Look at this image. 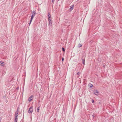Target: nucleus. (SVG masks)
Returning <instances> with one entry per match:
<instances>
[{"label":"nucleus","instance_id":"412c9836","mask_svg":"<svg viewBox=\"0 0 122 122\" xmlns=\"http://www.w3.org/2000/svg\"><path fill=\"white\" fill-rule=\"evenodd\" d=\"M64 60V58H62V61H63Z\"/></svg>","mask_w":122,"mask_h":122},{"label":"nucleus","instance_id":"b1692460","mask_svg":"<svg viewBox=\"0 0 122 122\" xmlns=\"http://www.w3.org/2000/svg\"><path fill=\"white\" fill-rule=\"evenodd\" d=\"M54 2V0H52V2Z\"/></svg>","mask_w":122,"mask_h":122},{"label":"nucleus","instance_id":"2eb2a0df","mask_svg":"<svg viewBox=\"0 0 122 122\" xmlns=\"http://www.w3.org/2000/svg\"><path fill=\"white\" fill-rule=\"evenodd\" d=\"M35 16H34L33 15H32L31 19H33Z\"/></svg>","mask_w":122,"mask_h":122},{"label":"nucleus","instance_id":"4468645a","mask_svg":"<svg viewBox=\"0 0 122 122\" xmlns=\"http://www.w3.org/2000/svg\"><path fill=\"white\" fill-rule=\"evenodd\" d=\"M62 50L63 51H65V48L64 47H62Z\"/></svg>","mask_w":122,"mask_h":122},{"label":"nucleus","instance_id":"bb28decb","mask_svg":"<svg viewBox=\"0 0 122 122\" xmlns=\"http://www.w3.org/2000/svg\"><path fill=\"white\" fill-rule=\"evenodd\" d=\"M18 109H17V111H18Z\"/></svg>","mask_w":122,"mask_h":122},{"label":"nucleus","instance_id":"393cba45","mask_svg":"<svg viewBox=\"0 0 122 122\" xmlns=\"http://www.w3.org/2000/svg\"><path fill=\"white\" fill-rule=\"evenodd\" d=\"M1 119L0 118V121H1Z\"/></svg>","mask_w":122,"mask_h":122},{"label":"nucleus","instance_id":"4be33fe9","mask_svg":"<svg viewBox=\"0 0 122 122\" xmlns=\"http://www.w3.org/2000/svg\"><path fill=\"white\" fill-rule=\"evenodd\" d=\"M31 22L30 21V22L29 23V25L30 24Z\"/></svg>","mask_w":122,"mask_h":122},{"label":"nucleus","instance_id":"f03ea898","mask_svg":"<svg viewBox=\"0 0 122 122\" xmlns=\"http://www.w3.org/2000/svg\"><path fill=\"white\" fill-rule=\"evenodd\" d=\"M94 94L96 95H98L99 92L97 90H95L94 91Z\"/></svg>","mask_w":122,"mask_h":122},{"label":"nucleus","instance_id":"6e6552de","mask_svg":"<svg viewBox=\"0 0 122 122\" xmlns=\"http://www.w3.org/2000/svg\"><path fill=\"white\" fill-rule=\"evenodd\" d=\"M48 18H51V14L49 12H48Z\"/></svg>","mask_w":122,"mask_h":122},{"label":"nucleus","instance_id":"f257e3e1","mask_svg":"<svg viewBox=\"0 0 122 122\" xmlns=\"http://www.w3.org/2000/svg\"><path fill=\"white\" fill-rule=\"evenodd\" d=\"M33 111V107H31L28 110V113H31Z\"/></svg>","mask_w":122,"mask_h":122},{"label":"nucleus","instance_id":"5701e85b","mask_svg":"<svg viewBox=\"0 0 122 122\" xmlns=\"http://www.w3.org/2000/svg\"><path fill=\"white\" fill-rule=\"evenodd\" d=\"M33 19H30V21H31V22H32V20Z\"/></svg>","mask_w":122,"mask_h":122},{"label":"nucleus","instance_id":"423d86ee","mask_svg":"<svg viewBox=\"0 0 122 122\" xmlns=\"http://www.w3.org/2000/svg\"><path fill=\"white\" fill-rule=\"evenodd\" d=\"M5 65L4 63L2 61H0V65L1 66H3Z\"/></svg>","mask_w":122,"mask_h":122},{"label":"nucleus","instance_id":"c85d7f7f","mask_svg":"<svg viewBox=\"0 0 122 122\" xmlns=\"http://www.w3.org/2000/svg\"><path fill=\"white\" fill-rule=\"evenodd\" d=\"M103 66H104V67H105V65H103Z\"/></svg>","mask_w":122,"mask_h":122},{"label":"nucleus","instance_id":"1a4fd4ad","mask_svg":"<svg viewBox=\"0 0 122 122\" xmlns=\"http://www.w3.org/2000/svg\"><path fill=\"white\" fill-rule=\"evenodd\" d=\"M88 86L89 88H91L93 86V85L91 83L89 84L88 85Z\"/></svg>","mask_w":122,"mask_h":122},{"label":"nucleus","instance_id":"dca6fc26","mask_svg":"<svg viewBox=\"0 0 122 122\" xmlns=\"http://www.w3.org/2000/svg\"><path fill=\"white\" fill-rule=\"evenodd\" d=\"M37 112H38L39 110V107H38L37 109Z\"/></svg>","mask_w":122,"mask_h":122},{"label":"nucleus","instance_id":"a211bd4d","mask_svg":"<svg viewBox=\"0 0 122 122\" xmlns=\"http://www.w3.org/2000/svg\"><path fill=\"white\" fill-rule=\"evenodd\" d=\"M80 72H78L77 73V75H79L80 74Z\"/></svg>","mask_w":122,"mask_h":122},{"label":"nucleus","instance_id":"f8f14e48","mask_svg":"<svg viewBox=\"0 0 122 122\" xmlns=\"http://www.w3.org/2000/svg\"><path fill=\"white\" fill-rule=\"evenodd\" d=\"M49 23L50 25L51 26L52 25V23L51 21H49Z\"/></svg>","mask_w":122,"mask_h":122},{"label":"nucleus","instance_id":"6ab92c4d","mask_svg":"<svg viewBox=\"0 0 122 122\" xmlns=\"http://www.w3.org/2000/svg\"><path fill=\"white\" fill-rule=\"evenodd\" d=\"M92 102L93 103H94V100H93V99H92Z\"/></svg>","mask_w":122,"mask_h":122},{"label":"nucleus","instance_id":"f3484780","mask_svg":"<svg viewBox=\"0 0 122 122\" xmlns=\"http://www.w3.org/2000/svg\"><path fill=\"white\" fill-rule=\"evenodd\" d=\"M49 21H51V18H48Z\"/></svg>","mask_w":122,"mask_h":122},{"label":"nucleus","instance_id":"7ed1b4c3","mask_svg":"<svg viewBox=\"0 0 122 122\" xmlns=\"http://www.w3.org/2000/svg\"><path fill=\"white\" fill-rule=\"evenodd\" d=\"M15 122H17V117L18 115H15Z\"/></svg>","mask_w":122,"mask_h":122},{"label":"nucleus","instance_id":"aec40b11","mask_svg":"<svg viewBox=\"0 0 122 122\" xmlns=\"http://www.w3.org/2000/svg\"><path fill=\"white\" fill-rule=\"evenodd\" d=\"M92 116L93 118H94L95 117V115H94L93 114L92 115Z\"/></svg>","mask_w":122,"mask_h":122},{"label":"nucleus","instance_id":"39448f33","mask_svg":"<svg viewBox=\"0 0 122 122\" xmlns=\"http://www.w3.org/2000/svg\"><path fill=\"white\" fill-rule=\"evenodd\" d=\"M74 6V5H71L70 7V11H71L73 9V7Z\"/></svg>","mask_w":122,"mask_h":122},{"label":"nucleus","instance_id":"0eeeda50","mask_svg":"<svg viewBox=\"0 0 122 122\" xmlns=\"http://www.w3.org/2000/svg\"><path fill=\"white\" fill-rule=\"evenodd\" d=\"M81 59L82 60V63L84 65H85V59H84L83 58V57H82L81 58Z\"/></svg>","mask_w":122,"mask_h":122},{"label":"nucleus","instance_id":"20e7f679","mask_svg":"<svg viewBox=\"0 0 122 122\" xmlns=\"http://www.w3.org/2000/svg\"><path fill=\"white\" fill-rule=\"evenodd\" d=\"M33 97V95L31 96L28 99V101L29 102H30L31 100H32V99H31V98Z\"/></svg>","mask_w":122,"mask_h":122},{"label":"nucleus","instance_id":"cd10ccee","mask_svg":"<svg viewBox=\"0 0 122 122\" xmlns=\"http://www.w3.org/2000/svg\"><path fill=\"white\" fill-rule=\"evenodd\" d=\"M23 116H24V113H23Z\"/></svg>","mask_w":122,"mask_h":122},{"label":"nucleus","instance_id":"a878e982","mask_svg":"<svg viewBox=\"0 0 122 122\" xmlns=\"http://www.w3.org/2000/svg\"><path fill=\"white\" fill-rule=\"evenodd\" d=\"M19 88V87H18L17 88V89H18Z\"/></svg>","mask_w":122,"mask_h":122},{"label":"nucleus","instance_id":"9b49d317","mask_svg":"<svg viewBox=\"0 0 122 122\" xmlns=\"http://www.w3.org/2000/svg\"><path fill=\"white\" fill-rule=\"evenodd\" d=\"M18 111H16L15 112V115H18Z\"/></svg>","mask_w":122,"mask_h":122},{"label":"nucleus","instance_id":"9d476101","mask_svg":"<svg viewBox=\"0 0 122 122\" xmlns=\"http://www.w3.org/2000/svg\"><path fill=\"white\" fill-rule=\"evenodd\" d=\"M36 12L35 11L33 10L32 11V15H33L34 16H35L36 15Z\"/></svg>","mask_w":122,"mask_h":122},{"label":"nucleus","instance_id":"ddd939ff","mask_svg":"<svg viewBox=\"0 0 122 122\" xmlns=\"http://www.w3.org/2000/svg\"><path fill=\"white\" fill-rule=\"evenodd\" d=\"M82 46V45L80 44H78V47H80Z\"/></svg>","mask_w":122,"mask_h":122}]
</instances>
